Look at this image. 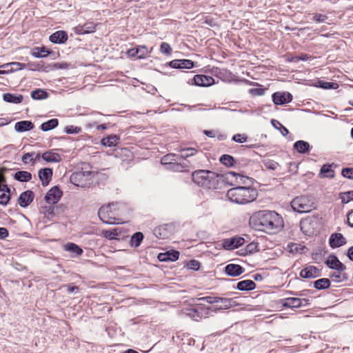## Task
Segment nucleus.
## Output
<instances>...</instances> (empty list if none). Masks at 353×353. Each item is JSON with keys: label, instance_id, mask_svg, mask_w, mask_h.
<instances>
[{"label": "nucleus", "instance_id": "f257e3e1", "mask_svg": "<svg viewBox=\"0 0 353 353\" xmlns=\"http://www.w3.org/2000/svg\"><path fill=\"white\" fill-rule=\"evenodd\" d=\"M250 225L255 230L274 234L283 227L282 217L274 211L260 210L250 218Z\"/></svg>", "mask_w": 353, "mask_h": 353}, {"label": "nucleus", "instance_id": "f03ea898", "mask_svg": "<svg viewBox=\"0 0 353 353\" xmlns=\"http://www.w3.org/2000/svg\"><path fill=\"white\" fill-rule=\"evenodd\" d=\"M125 205L121 203H111L106 205L101 206L98 215L99 219L106 224H119L123 222L121 216L125 213Z\"/></svg>", "mask_w": 353, "mask_h": 353}, {"label": "nucleus", "instance_id": "7ed1b4c3", "mask_svg": "<svg viewBox=\"0 0 353 353\" xmlns=\"http://www.w3.org/2000/svg\"><path fill=\"white\" fill-rule=\"evenodd\" d=\"M219 177V174L216 172L205 170H198L192 173L193 182L207 189H216Z\"/></svg>", "mask_w": 353, "mask_h": 353}, {"label": "nucleus", "instance_id": "20e7f679", "mask_svg": "<svg viewBox=\"0 0 353 353\" xmlns=\"http://www.w3.org/2000/svg\"><path fill=\"white\" fill-rule=\"evenodd\" d=\"M258 196L257 192L251 187L238 186L228 191L227 196L232 202L245 204L254 201Z\"/></svg>", "mask_w": 353, "mask_h": 353}, {"label": "nucleus", "instance_id": "39448f33", "mask_svg": "<svg viewBox=\"0 0 353 353\" xmlns=\"http://www.w3.org/2000/svg\"><path fill=\"white\" fill-rule=\"evenodd\" d=\"M292 209L299 213H306L314 208L312 199L307 196H300L294 198L291 202Z\"/></svg>", "mask_w": 353, "mask_h": 353}, {"label": "nucleus", "instance_id": "423d86ee", "mask_svg": "<svg viewBox=\"0 0 353 353\" xmlns=\"http://www.w3.org/2000/svg\"><path fill=\"white\" fill-rule=\"evenodd\" d=\"M70 182L76 186L88 188L92 183V173L90 172H76L72 174Z\"/></svg>", "mask_w": 353, "mask_h": 353}, {"label": "nucleus", "instance_id": "0eeeda50", "mask_svg": "<svg viewBox=\"0 0 353 353\" xmlns=\"http://www.w3.org/2000/svg\"><path fill=\"white\" fill-rule=\"evenodd\" d=\"M187 314L196 321L207 318L212 310L203 304H197L187 310Z\"/></svg>", "mask_w": 353, "mask_h": 353}, {"label": "nucleus", "instance_id": "6e6552de", "mask_svg": "<svg viewBox=\"0 0 353 353\" xmlns=\"http://www.w3.org/2000/svg\"><path fill=\"white\" fill-rule=\"evenodd\" d=\"M188 83L190 85L207 87L213 85L215 81L214 78L210 76L196 74L192 79H189Z\"/></svg>", "mask_w": 353, "mask_h": 353}, {"label": "nucleus", "instance_id": "1a4fd4ad", "mask_svg": "<svg viewBox=\"0 0 353 353\" xmlns=\"http://www.w3.org/2000/svg\"><path fill=\"white\" fill-rule=\"evenodd\" d=\"M98 23L93 21H87L83 25H78L74 28V31L77 34H85L93 33L96 31Z\"/></svg>", "mask_w": 353, "mask_h": 353}, {"label": "nucleus", "instance_id": "9d476101", "mask_svg": "<svg viewBox=\"0 0 353 353\" xmlns=\"http://www.w3.org/2000/svg\"><path fill=\"white\" fill-rule=\"evenodd\" d=\"M61 196L62 192L61 190L58 187L54 186L47 192L45 200L49 204H55L59 201Z\"/></svg>", "mask_w": 353, "mask_h": 353}, {"label": "nucleus", "instance_id": "9b49d317", "mask_svg": "<svg viewBox=\"0 0 353 353\" xmlns=\"http://www.w3.org/2000/svg\"><path fill=\"white\" fill-rule=\"evenodd\" d=\"M245 243L243 237L234 236L232 238L226 239L223 241V246L226 250H234L241 246Z\"/></svg>", "mask_w": 353, "mask_h": 353}, {"label": "nucleus", "instance_id": "f8f14e48", "mask_svg": "<svg viewBox=\"0 0 353 353\" xmlns=\"http://www.w3.org/2000/svg\"><path fill=\"white\" fill-rule=\"evenodd\" d=\"M300 276L303 279H314L321 275V270L314 265H309L301 270Z\"/></svg>", "mask_w": 353, "mask_h": 353}, {"label": "nucleus", "instance_id": "ddd939ff", "mask_svg": "<svg viewBox=\"0 0 353 353\" xmlns=\"http://www.w3.org/2000/svg\"><path fill=\"white\" fill-rule=\"evenodd\" d=\"M292 100V95L289 92H276L272 94V101L276 105H283L290 103Z\"/></svg>", "mask_w": 353, "mask_h": 353}, {"label": "nucleus", "instance_id": "4468645a", "mask_svg": "<svg viewBox=\"0 0 353 353\" xmlns=\"http://www.w3.org/2000/svg\"><path fill=\"white\" fill-rule=\"evenodd\" d=\"M34 197V193L31 190H26L20 194L18 203L21 207L26 208L32 202Z\"/></svg>", "mask_w": 353, "mask_h": 353}, {"label": "nucleus", "instance_id": "2eb2a0df", "mask_svg": "<svg viewBox=\"0 0 353 353\" xmlns=\"http://www.w3.org/2000/svg\"><path fill=\"white\" fill-rule=\"evenodd\" d=\"M50 41L54 43H65L68 39V33L64 30H58L52 34L49 38Z\"/></svg>", "mask_w": 353, "mask_h": 353}, {"label": "nucleus", "instance_id": "dca6fc26", "mask_svg": "<svg viewBox=\"0 0 353 353\" xmlns=\"http://www.w3.org/2000/svg\"><path fill=\"white\" fill-rule=\"evenodd\" d=\"M52 169L51 168H43L39 170L38 175L39 178L41 181L43 186H46L50 183L52 176Z\"/></svg>", "mask_w": 353, "mask_h": 353}, {"label": "nucleus", "instance_id": "f3484780", "mask_svg": "<svg viewBox=\"0 0 353 353\" xmlns=\"http://www.w3.org/2000/svg\"><path fill=\"white\" fill-rule=\"evenodd\" d=\"M244 268L240 265L230 263L225 266V273L231 276H238L244 272Z\"/></svg>", "mask_w": 353, "mask_h": 353}, {"label": "nucleus", "instance_id": "a211bd4d", "mask_svg": "<svg viewBox=\"0 0 353 353\" xmlns=\"http://www.w3.org/2000/svg\"><path fill=\"white\" fill-rule=\"evenodd\" d=\"M345 243V239L341 233L332 234L330 238V245L332 248L341 247Z\"/></svg>", "mask_w": 353, "mask_h": 353}, {"label": "nucleus", "instance_id": "6ab92c4d", "mask_svg": "<svg viewBox=\"0 0 353 353\" xmlns=\"http://www.w3.org/2000/svg\"><path fill=\"white\" fill-rule=\"evenodd\" d=\"M41 158L48 163H58L61 161V155L53 150H48L43 152Z\"/></svg>", "mask_w": 353, "mask_h": 353}, {"label": "nucleus", "instance_id": "aec40b11", "mask_svg": "<svg viewBox=\"0 0 353 353\" xmlns=\"http://www.w3.org/2000/svg\"><path fill=\"white\" fill-rule=\"evenodd\" d=\"M179 257V252L176 250H172L171 252H167L165 253H160L158 255V259L160 261H175Z\"/></svg>", "mask_w": 353, "mask_h": 353}, {"label": "nucleus", "instance_id": "412c9836", "mask_svg": "<svg viewBox=\"0 0 353 353\" xmlns=\"http://www.w3.org/2000/svg\"><path fill=\"white\" fill-rule=\"evenodd\" d=\"M332 165L333 164H324L321 168L319 176L321 178H334L335 172L332 169Z\"/></svg>", "mask_w": 353, "mask_h": 353}, {"label": "nucleus", "instance_id": "4be33fe9", "mask_svg": "<svg viewBox=\"0 0 353 353\" xmlns=\"http://www.w3.org/2000/svg\"><path fill=\"white\" fill-rule=\"evenodd\" d=\"M327 265L330 268L337 270H343L345 268V265L335 256L329 257Z\"/></svg>", "mask_w": 353, "mask_h": 353}, {"label": "nucleus", "instance_id": "5701e85b", "mask_svg": "<svg viewBox=\"0 0 353 353\" xmlns=\"http://www.w3.org/2000/svg\"><path fill=\"white\" fill-rule=\"evenodd\" d=\"M121 230L119 228L106 230L102 231V235L103 237L108 240H113L119 239V236L121 235Z\"/></svg>", "mask_w": 353, "mask_h": 353}, {"label": "nucleus", "instance_id": "b1692460", "mask_svg": "<svg viewBox=\"0 0 353 353\" xmlns=\"http://www.w3.org/2000/svg\"><path fill=\"white\" fill-rule=\"evenodd\" d=\"M34 124L30 121H21L17 122L14 125V129L17 132H26L32 130Z\"/></svg>", "mask_w": 353, "mask_h": 353}, {"label": "nucleus", "instance_id": "393cba45", "mask_svg": "<svg viewBox=\"0 0 353 353\" xmlns=\"http://www.w3.org/2000/svg\"><path fill=\"white\" fill-rule=\"evenodd\" d=\"M236 288L239 290H252L256 288V283L252 280H243L237 283Z\"/></svg>", "mask_w": 353, "mask_h": 353}, {"label": "nucleus", "instance_id": "a878e982", "mask_svg": "<svg viewBox=\"0 0 353 353\" xmlns=\"http://www.w3.org/2000/svg\"><path fill=\"white\" fill-rule=\"evenodd\" d=\"M202 301H205L208 303H221L223 305H221L220 307L222 306L228 307L230 305V301L226 299L219 298V297H212V296H206L201 299Z\"/></svg>", "mask_w": 353, "mask_h": 353}, {"label": "nucleus", "instance_id": "bb28decb", "mask_svg": "<svg viewBox=\"0 0 353 353\" xmlns=\"http://www.w3.org/2000/svg\"><path fill=\"white\" fill-rule=\"evenodd\" d=\"M119 142V137L116 134H111L101 140V144L105 146L114 147Z\"/></svg>", "mask_w": 353, "mask_h": 353}, {"label": "nucleus", "instance_id": "cd10ccee", "mask_svg": "<svg viewBox=\"0 0 353 353\" xmlns=\"http://www.w3.org/2000/svg\"><path fill=\"white\" fill-rule=\"evenodd\" d=\"M293 148L298 152L304 154L309 151L310 144L305 141H297L294 143Z\"/></svg>", "mask_w": 353, "mask_h": 353}, {"label": "nucleus", "instance_id": "c85d7f7f", "mask_svg": "<svg viewBox=\"0 0 353 353\" xmlns=\"http://www.w3.org/2000/svg\"><path fill=\"white\" fill-rule=\"evenodd\" d=\"M65 251L74 254L75 256H80L83 254V250L74 243H68L63 246Z\"/></svg>", "mask_w": 353, "mask_h": 353}, {"label": "nucleus", "instance_id": "c756f323", "mask_svg": "<svg viewBox=\"0 0 353 353\" xmlns=\"http://www.w3.org/2000/svg\"><path fill=\"white\" fill-rule=\"evenodd\" d=\"M220 162L228 168L236 167V159L229 154H223L219 159Z\"/></svg>", "mask_w": 353, "mask_h": 353}, {"label": "nucleus", "instance_id": "7c9ffc66", "mask_svg": "<svg viewBox=\"0 0 353 353\" xmlns=\"http://www.w3.org/2000/svg\"><path fill=\"white\" fill-rule=\"evenodd\" d=\"M14 178L21 182H27L31 180L32 174L28 171H18L14 173Z\"/></svg>", "mask_w": 353, "mask_h": 353}, {"label": "nucleus", "instance_id": "2f4dec72", "mask_svg": "<svg viewBox=\"0 0 353 353\" xmlns=\"http://www.w3.org/2000/svg\"><path fill=\"white\" fill-rule=\"evenodd\" d=\"M305 301V299H303ZM302 301L301 299L290 297L285 299V302L283 303L284 306L288 307H299L302 305Z\"/></svg>", "mask_w": 353, "mask_h": 353}, {"label": "nucleus", "instance_id": "473e14b6", "mask_svg": "<svg viewBox=\"0 0 353 353\" xmlns=\"http://www.w3.org/2000/svg\"><path fill=\"white\" fill-rule=\"evenodd\" d=\"M50 52L46 47H37L33 49L32 55L37 58L46 57Z\"/></svg>", "mask_w": 353, "mask_h": 353}, {"label": "nucleus", "instance_id": "72a5a7b5", "mask_svg": "<svg viewBox=\"0 0 353 353\" xmlns=\"http://www.w3.org/2000/svg\"><path fill=\"white\" fill-rule=\"evenodd\" d=\"M179 157V156L177 154L170 153L163 156L161 158V162L163 165H166V167H170L171 163L175 162Z\"/></svg>", "mask_w": 353, "mask_h": 353}, {"label": "nucleus", "instance_id": "f704fd0d", "mask_svg": "<svg viewBox=\"0 0 353 353\" xmlns=\"http://www.w3.org/2000/svg\"><path fill=\"white\" fill-rule=\"evenodd\" d=\"M330 281L327 278L320 279L314 283V287L317 290L327 289L330 286Z\"/></svg>", "mask_w": 353, "mask_h": 353}, {"label": "nucleus", "instance_id": "c9c22d12", "mask_svg": "<svg viewBox=\"0 0 353 353\" xmlns=\"http://www.w3.org/2000/svg\"><path fill=\"white\" fill-rule=\"evenodd\" d=\"M143 239V234L141 232H135L131 237L130 245L134 248L139 247Z\"/></svg>", "mask_w": 353, "mask_h": 353}, {"label": "nucleus", "instance_id": "e433bc0d", "mask_svg": "<svg viewBox=\"0 0 353 353\" xmlns=\"http://www.w3.org/2000/svg\"><path fill=\"white\" fill-rule=\"evenodd\" d=\"M59 124L57 119H52L46 122H44L41 125V129L43 131H48L55 128Z\"/></svg>", "mask_w": 353, "mask_h": 353}, {"label": "nucleus", "instance_id": "4c0bfd02", "mask_svg": "<svg viewBox=\"0 0 353 353\" xmlns=\"http://www.w3.org/2000/svg\"><path fill=\"white\" fill-rule=\"evenodd\" d=\"M167 225H161L154 230V234L159 239H167L169 237L170 232L166 228Z\"/></svg>", "mask_w": 353, "mask_h": 353}, {"label": "nucleus", "instance_id": "58836bf2", "mask_svg": "<svg viewBox=\"0 0 353 353\" xmlns=\"http://www.w3.org/2000/svg\"><path fill=\"white\" fill-rule=\"evenodd\" d=\"M40 158V154L34 152H28L26 153L22 157V161L24 163H28V162H31L32 164L35 163L36 160H39Z\"/></svg>", "mask_w": 353, "mask_h": 353}, {"label": "nucleus", "instance_id": "ea45409f", "mask_svg": "<svg viewBox=\"0 0 353 353\" xmlns=\"http://www.w3.org/2000/svg\"><path fill=\"white\" fill-rule=\"evenodd\" d=\"M187 168L188 165L186 164L178 163L176 161L173 163H171L170 167H166V169L173 172H183Z\"/></svg>", "mask_w": 353, "mask_h": 353}, {"label": "nucleus", "instance_id": "a19ab883", "mask_svg": "<svg viewBox=\"0 0 353 353\" xmlns=\"http://www.w3.org/2000/svg\"><path fill=\"white\" fill-rule=\"evenodd\" d=\"M3 99L10 103H19L22 101L23 97L21 95L15 96L10 93H6L3 94Z\"/></svg>", "mask_w": 353, "mask_h": 353}, {"label": "nucleus", "instance_id": "79ce46f5", "mask_svg": "<svg viewBox=\"0 0 353 353\" xmlns=\"http://www.w3.org/2000/svg\"><path fill=\"white\" fill-rule=\"evenodd\" d=\"M137 52H138V59H145L147 57L151 52V50H149L146 46H138L137 47Z\"/></svg>", "mask_w": 353, "mask_h": 353}, {"label": "nucleus", "instance_id": "37998d69", "mask_svg": "<svg viewBox=\"0 0 353 353\" xmlns=\"http://www.w3.org/2000/svg\"><path fill=\"white\" fill-rule=\"evenodd\" d=\"M10 199V189L3 190L0 192V204L6 205Z\"/></svg>", "mask_w": 353, "mask_h": 353}, {"label": "nucleus", "instance_id": "c03bdc74", "mask_svg": "<svg viewBox=\"0 0 353 353\" xmlns=\"http://www.w3.org/2000/svg\"><path fill=\"white\" fill-rule=\"evenodd\" d=\"M289 252L293 254L302 252L304 250L305 247L302 246L301 244L291 243L288 245Z\"/></svg>", "mask_w": 353, "mask_h": 353}, {"label": "nucleus", "instance_id": "a18cd8bd", "mask_svg": "<svg viewBox=\"0 0 353 353\" xmlns=\"http://www.w3.org/2000/svg\"><path fill=\"white\" fill-rule=\"evenodd\" d=\"M271 123L274 128L279 129L282 135L286 136L289 133L288 130L285 126H283L279 121L272 119L271 121Z\"/></svg>", "mask_w": 353, "mask_h": 353}, {"label": "nucleus", "instance_id": "49530a36", "mask_svg": "<svg viewBox=\"0 0 353 353\" xmlns=\"http://www.w3.org/2000/svg\"><path fill=\"white\" fill-rule=\"evenodd\" d=\"M229 174H231L234 176H236V182L239 184H245L246 183V181H249L250 180V177H248V176H243L241 174H239V173H236V172H230L228 173Z\"/></svg>", "mask_w": 353, "mask_h": 353}, {"label": "nucleus", "instance_id": "de8ad7c7", "mask_svg": "<svg viewBox=\"0 0 353 353\" xmlns=\"http://www.w3.org/2000/svg\"><path fill=\"white\" fill-rule=\"evenodd\" d=\"M263 165L265 168L271 170H275L279 166V163L271 159L264 160Z\"/></svg>", "mask_w": 353, "mask_h": 353}, {"label": "nucleus", "instance_id": "09e8293b", "mask_svg": "<svg viewBox=\"0 0 353 353\" xmlns=\"http://www.w3.org/2000/svg\"><path fill=\"white\" fill-rule=\"evenodd\" d=\"M186 267L190 270H199L201 267V263L197 260L192 259L187 262Z\"/></svg>", "mask_w": 353, "mask_h": 353}, {"label": "nucleus", "instance_id": "8fccbe9b", "mask_svg": "<svg viewBox=\"0 0 353 353\" xmlns=\"http://www.w3.org/2000/svg\"><path fill=\"white\" fill-rule=\"evenodd\" d=\"M160 51L165 55H170L172 50L169 43L163 42L160 46Z\"/></svg>", "mask_w": 353, "mask_h": 353}, {"label": "nucleus", "instance_id": "3c124183", "mask_svg": "<svg viewBox=\"0 0 353 353\" xmlns=\"http://www.w3.org/2000/svg\"><path fill=\"white\" fill-rule=\"evenodd\" d=\"M46 96V92L40 89L34 90L31 93V97L34 99H44Z\"/></svg>", "mask_w": 353, "mask_h": 353}, {"label": "nucleus", "instance_id": "603ef678", "mask_svg": "<svg viewBox=\"0 0 353 353\" xmlns=\"http://www.w3.org/2000/svg\"><path fill=\"white\" fill-rule=\"evenodd\" d=\"M259 250V243L252 242L246 245L245 252L247 254H252Z\"/></svg>", "mask_w": 353, "mask_h": 353}, {"label": "nucleus", "instance_id": "864d4df0", "mask_svg": "<svg viewBox=\"0 0 353 353\" xmlns=\"http://www.w3.org/2000/svg\"><path fill=\"white\" fill-rule=\"evenodd\" d=\"M232 140L237 143H245L248 140V136L245 134H235L233 135Z\"/></svg>", "mask_w": 353, "mask_h": 353}, {"label": "nucleus", "instance_id": "5fc2aeb1", "mask_svg": "<svg viewBox=\"0 0 353 353\" xmlns=\"http://www.w3.org/2000/svg\"><path fill=\"white\" fill-rule=\"evenodd\" d=\"M251 161L248 159L241 158L236 159V167L237 168H242L248 166Z\"/></svg>", "mask_w": 353, "mask_h": 353}, {"label": "nucleus", "instance_id": "6e6d98bb", "mask_svg": "<svg viewBox=\"0 0 353 353\" xmlns=\"http://www.w3.org/2000/svg\"><path fill=\"white\" fill-rule=\"evenodd\" d=\"M194 67V62L189 59H180V68L191 69Z\"/></svg>", "mask_w": 353, "mask_h": 353}, {"label": "nucleus", "instance_id": "4d7b16f0", "mask_svg": "<svg viewBox=\"0 0 353 353\" xmlns=\"http://www.w3.org/2000/svg\"><path fill=\"white\" fill-rule=\"evenodd\" d=\"M343 176L349 179H353V168H345L341 170Z\"/></svg>", "mask_w": 353, "mask_h": 353}, {"label": "nucleus", "instance_id": "13d9d810", "mask_svg": "<svg viewBox=\"0 0 353 353\" xmlns=\"http://www.w3.org/2000/svg\"><path fill=\"white\" fill-rule=\"evenodd\" d=\"M249 93L252 96H262L265 94V89L261 88H251Z\"/></svg>", "mask_w": 353, "mask_h": 353}, {"label": "nucleus", "instance_id": "bf43d9fd", "mask_svg": "<svg viewBox=\"0 0 353 353\" xmlns=\"http://www.w3.org/2000/svg\"><path fill=\"white\" fill-rule=\"evenodd\" d=\"M81 131V128L73 125L67 126L65 129V132L68 134H78Z\"/></svg>", "mask_w": 353, "mask_h": 353}, {"label": "nucleus", "instance_id": "052dcab7", "mask_svg": "<svg viewBox=\"0 0 353 353\" xmlns=\"http://www.w3.org/2000/svg\"><path fill=\"white\" fill-rule=\"evenodd\" d=\"M339 198L341 200V203H343V204L347 203L350 201H351L350 196V194H348V191L347 192H341L339 194Z\"/></svg>", "mask_w": 353, "mask_h": 353}, {"label": "nucleus", "instance_id": "680f3d73", "mask_svg": "<svg viewBox=\"0 0 353 353\" xmlns=\"http://www.w3.org/2000/svg\"><path fill=\"white\" fill-rule=\"evenodd\" d=\"M327 16L319 13H315L313 15V21L316 23L324 22L327 19Z\"/></svg>", "mask_w": 353, "mask_h": 353}, {"label": "nucleus", "instance_id": "e2e57ef3", "mask_svg": "<svg viewBox=\"0 0 353 353\" xmlns=\"http://www.w3.org/2000/svg\"><path fill=\"white\" fill-rule=\"evenodd\" d=\"M6 179L1 172H0V192L6 189L8 190V185L6 184Z\"/></svg>", "mask_w": 353, "mask_h": 353}, {"label": "nucleus", "instance_id": "0e129e2a", "mask_svg": "<svg viewBox=\"0 0 353 353\" xmlns=\"http://www.w3.org/2000/svg\"><path fill=\"white\" fill-rule=\"evenodd\" d=\"M127 55L129 57H136L138 59V52L137 48H130L127 51Z\"/></svg>", "mask_w": 353, "mask_h": 353}, {"label": "nucleus", "instance_id": "69168bd1", "mask_svg": "<svg viewBox=\"0 0 353 353\" xmlns=\"http://www.w3.org/2000/svg\"><path fill=\"white\" fill-rule=\"evenodd\" d=\"M347 218L348 225L353 228V209L347 213Z\"/></svg>", "mask_w": 353, "mask_h": 353}, {"label": "nucleus", "instance_id": "338daca9", "mask_svg": "<svg viewBox=\"0 0 353 353\" xmlns=\"http://www.w3.org/2000/svg\"><path fill=\"white\" fill-rule=\"evenodd\" d=\"M8 234L9 232L6 228H0V239H6Z\"/></svg>", "mask_w": 353, "mask_h": 353}, {"label": "nucleus", "instance_id": "774afa93", "mask_svg": "<svg viewBox=\"0 0 353 353\" xmlns=\"http://www.w3.org/2000/svg\"><path fill=\"white\" fill-rule=\"evenodd\" d=\"M320 84H321L320 87L322 88H324V89L334 88L333 83L323 81V82H320Z\"/></svg>", "mask_w": 353, "mask_h": 353}]
</instances>
